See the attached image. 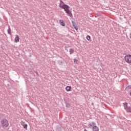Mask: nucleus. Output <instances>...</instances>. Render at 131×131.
I'll use <instances>...</instances> for the list:
<instances>
[{
    "instance_id": "nucleus-1",
    "label": "nucleus",
    "mask_w": 131,
    "mask_h": 131,
    "mask_svg": "<svg viewBox=\"0 0 131 131\" xmlns=\"http://www.w3.org/2000/svg\"><path fill=\"white\" fill-rule=\"evenodd\" d=\"M59 7L60 8V9H63L68 16L70 17H72V12L71 9L70 10V7L65 4V3H64L62 0H60Z\"/></svg>"
},
{
    "instance_id": "nucleus-2",
    "label": "nucleus",
    "mask_w": 131,
    "mask_h": 131,
    "mask_svg": "<svg viewBox=\"0 0 131 131\" xmlns=\"http://www.w3.org/2000/svg\"><path fill=\"white\" fill-rule=\"evenodd\" d=\"M1 125L3 128H7L9 126V121L7 119L1 120Z\"/></svg>"
},
{
    "instance_id": "nucleus-3",
    "label": "nucleus",
    "mask_w": 131,
    "mask_h": 131,
    "mask_svg": "<svg viewBox=\"0 0 131 131\" xmlns=\"http://www.w3.org/2000/svg\"><path fill=\"white\" fill-rule=\"evenodd\" d=\"M124 60L126 63L131 64V55L127 54L124 57Z\"/></svg>"
},
{
    "instance_id": "nucleus-4",
    "label": "nucleus",
    "mask_w": 131,
    "mask_h": 131,
    "mask_svg": "<svg viewBox=\"0 0 131 131\" xmlns=\"http://www.w3.org/2000/svg\"><path fill=\"white\" fill-rule=\"evenodd\" d=\"M25 122H21V125H22L23 126V127H24V128H25V129L27 130V128L28 127V125H27V124H25Z\"/></svg>"
},
{
    "instance_id": "nucleus-5",
    "label": "nucleus",
    "mask_w": 131,
    "mask_h": 131,
    "mask_svg": "<svg viewBox=\"0 0 131 131\" xmlns=\"http://www.w3.org/2000/svg\"><path fill=\"white\" fill-rule=\"evenodd\" d=\"M72 26H73L74 29H75L76 30H78V28H77V27L76 26V24L75 23V22H74V21H73V20L72 21Z\"/></svg>"
},
{
    "instance_id": "nucleus-6",
    "label": "nucleus",
    "mask_w": 131,
    "mask_h": 131,
    "mask_svg": "<svg viewBox=\"0 0 131 131\" xmlns=\"http://www.w3.org/2000/svg\"><path fill=\"white\" fill-rule=\"evenodd\" d=\"M59 23L60 25H61V26H66V24H65V22H64V20H63L62 19L59 20Z\"/></svg>"
},
{
    "instance_id": "nucleus-7",
    "label": "nucleus",
    "mask_w": 131,
    "mask_h": 131,
    "mask_svg": "<svg viewBox=\"0 0 131 131\" xmlns=\"http://www.w3.org/2000/svg\"><path fill=\"white\" fill-rule=\"evenodd\" d=\"M20 40V37L18 35H16V37L14 39L15 42H19V40Z\"/></svg>"
},
{
    "instance_id": "nucleus-8",
    "label": "nucleus",
    "mask_w": 131,
    "mask_h": 131,
    "mask_svg": "<svg viewBox=\"0 0 131 131\" xmlns=\"http://www.w3.org/2000/svg\"><path fill=\"white\" fill-rule=\"evenodd\" d=\"M71 86H67L65 88V90L67 92H70L71 91Z\"/></svg>"
},
{
    "instance_id": "nucleus-9",
    "label": "nucleus",
    "mask_w": 131,
    "mask_h": 131,
    "mask_svg": "<svg viewBox=\"0 0 131 131\" xmlns=\"http://www.w3.org/2000/svg\"><path fill=\"white\" fill-rule=\"evenodd\" d=\"M93 131H99V127H98V126H94L93 127Z\"/></svg>"
},
{
    "instance_id": "nucleus-10",
    "label": "nucleus",
    "mask_w": 131,
    "mask_h": 131,
    "mask_svg": "<svg viewBox=\"0 0 131 131\" xmlns=\"http://www.w3.org/2000/svg\"><path fill=\"white\" fill-rule=\"evenodd\" d=\"M94 125H95V123H93H93H91L89 124L88 127L91 128L92 126H94Z\"/></svg>"
},
{
    "instance_id": "nucleus-11",
    "label": "nucleus",
    "mask_w": 131,
    "mask_h": 131,
    "mask_svg": "<svg viewBox=\"0 0 131 131\" xmlns=\"http://www.w3.org/2000/svg\"><path fill=\"white\" fill-rule=\"evenodd\" d=\"M73 53H74V50L72 49H70V55L73 54Z\"/></svg>"
},
{
    "instance_id": "nucleus-12",
    "label": "nucleus",
    "mask_w": 131,
    "mask_h": 131,
    "mask_svg": "<svg viewBox=\"0 0 131 131\" xmlns=\"http://www.w3.org/2000/svg\"><path fill=\"white\" fill-rule=\"evenodd\" d=\"M74 63H76V64H78V60L76 59H74Z\"/></svg>"
},
{
    "instance_id": "nucleus-13",
    "label": "nucleus",
    "mask_w": 131,
    "mask_h": 131,
    "mask_svg": "<svg viewBox=\"0 0 131 131\" xmlns=\"http://www.w3.org/2000/svg\"><path fill=\"white\" fill-rule=\"evenodd\" d=\"M8 34H10L11 35V29L9 28L7 30Z\"/></svg>"
},
{
    "instance_id": "nucleus-14",
    "label": "nucleus",
    "mask_w": 131,
    "mask_h": 131,
    "mask_svg": "<svg viewBox=\"0 0 131 131\" xmlns=\"http://www.w3.org/2000/svg\"><path fill=\"white\" fill-rule=\"evenodd\" d=\"M86 39L88 40H90V39H91V36H87V37H86Z\"/></svg>"
},
{
    "instance_id": "nucleus-15",
    "label": "nucleus",
    "mask_w": 131,
    "mask_h": 131,
    "mask_svg": "<svg viewBox=\"0 0 131 131\" xmlns=\"http://www.w3.org/2000/svg\"><path fill=\"white\" fill-rule=\"evenodd\" d=\"M127 112L131 113V108H127Z\"/></svg>"
},
{
    "instance_id": "nucleus-16",
    "label": "nucleus",
    "mask_w": 131,
    "mask_h": 131,
    "mask_svg": "<svg viewBox=\"0 0 131 131\" xmlns=\"http://www.w3.org/2000/svg\"><path fill=\"white\" fill-rule=\"evenodd\" d=\"M129 38H130V39H131V33L129 34Z\"/></svg>"
},
{
    "instance_id": "nucleus-17",
    "label": "nucleus",
    "mask_w": 131,
    "mask_h": 131,
    "mask_svg": "<svg viewBox=\"0 0 131 131\" xmlns=\"http://www.w3.org/2000/svg\"><path fill=\"white\" fill-rule=\"evenodd\" d=\"M84 131H88V130H86V129H84Z\"/></svg>"
},
{
    "instance_id": "nucleus-18",
    "label": "nucleus",
    "mask_w": 131,
    "mask_h": 131,
    "mask_svg": "<svg viewBox=\"0 0 131 131\" xmlns=\"http://www.w3.org/2000/svg\"><path fill=\"white\" fill-rule=\"evenodd\" d=\"M67 49V47H65V49L66 50Z\"/></svg>"
}]
</instances>
